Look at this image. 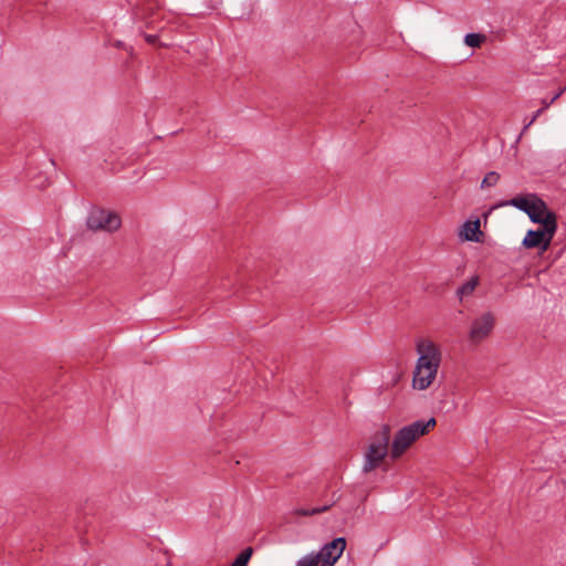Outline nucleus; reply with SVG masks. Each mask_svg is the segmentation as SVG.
<instances>
[{"label": "nucleus", "instance_id": "obj_1", "mask_svg": "<svg viewBox=\"0 0 566 566\" xmlns=\"http://www.w3.org/2000/svg\"><path fill=\"white\" fill-rule=\"evenodd\" d=\"M419 355L413 370L412 384L419 390L429 388L437 377L442 353L432 340L421 338L416 344Z\"/></svg>", "mask_w": 566, "mask_h": 566}, {"label": "nucleus", "instance_id": "obj_2", "mask_svg": "<svg viewBox=\"0 0 566 566\" xmlns=\"http://www.w3.org/2000/svg\"><path fill=\"white\" fill-rule=\"evenodd\" d=\"M437 421L434 418L429 420H417L408 426L402 427L396 433L391 449L390 457L396 460L400 458L406 450L420 437L427 434L434 426Z\"/></svg>", "mask_w": 566, "mask_h": 566}, {"label": "nucleus", "instance_id": "obj_3", "mask_svg": "<svg viewBox=\"0 0 566 566\" xmlns=\"http://www.w3.org/2000/svg\"><path fill=\"white\" fill-rule=\"evenodd\" d=\"M389 441L390 427L388 424H384L374 434L371 442L367 448L363 464L364 473H369L381 464V462L388 454Z\"/></svg>", "mask_w": 566, "mask_h": 566}, {"label": "nucleus", "instance_id": "obj_4", "mask_svg": "<svg viewBox=\"0 0 566 566\" xmlns=\"http://www.w3.org/2000/svg\"><path fill=\"white\" fill-rule=\"evenodd\" d=\"M346 548L344 537L334 538L325 544L317 553H310L297 560L296 566H334Z\"/></svg>", "mask_w": 566, "mask_h": 566}, {"label": "nucleus", "instance_id": "obj_5", "mask_svg": "<svg viewBox=\"0 0 566 566\" xmlns=\"http://www.w3.org/2000/svg\"><path fill=\"white\" fill-rule=\"evenodd\" d=\"M87 228L92 231L113 232L119 229L122 221L117 213L104 209H94L87 217Z\"/></svg>", "mask_w": 566, "mask_h": 566}, {"label": "nucleus", "instance_id": "obj_6", "mask_svg": "<svg viewBox=\"0 0 566 566\" xmlns=\"http://www.w3.org/2000/svg\"><path fill=\"white\" fill-rule=\"evenodd\" d=\"M535 203L528 211V217L532 222L542 224L548 234L556 233L557 230V216L554 211L549 210L546 202L539 197H534Z\"/></svg>", "mask_w": 566, "mask_h": 566}, {"label": "nucleus", "instance_id": "obj_7", "mask_svg": "<svg viewBox=\"0 0 566 566\" xmlns=\"http://www.w3.org/2000/svg\"><path fill=\"white\" fill-rule=\"evenodd\" d=\"M494 316L491 313H484L472 322L469 338L478 344L488 337L494 327Z\"/></svg>", "mask_w": 566, "mask_h": 566}, {"label": "nucleus", "instance_id": "obj_8", "mask_svg": "<svg viewBox=\"0 0 566 566\" xmlns=\"http://www.w3.org/2000/svg\"><path fill=\"white\" fill-rule=\"evenodd\" d=\"M554 235L555 233L548 234L545 228L541 230H528L522 244L526 249L538 248L544 252L549 248Z\"/></svg>", "mask_w": 566, "mask_h": 566}, {"label": "nucleus", "instance_id": "obj_9", "mask_svg": "<svg viewBox=\"0 0 566 566\" xmlns=\"http://www.w3.org/2000/svg\"><path fill=\"white\" fill-rule=\"evenodd\" d=\"M534 197L538 196L535 193H528L526 196L514 197L510 201H507L506 205L513 206L516 209L528 214V211H531L533 208V203H535Z\"/></svg>", "mask_w": 566, "mask_h": 566}, {"label": "nucleus", "instance_id": "obj_10", "mask_svg": "<svg viewBox=\"0 0 566 566\" xmlns=\"http://www.w3.org/2000/svg\"><path fill=\"white\" fill-rule=\"evenodd\" d=\"M461 235L468 241H479L478 234H481L480 230V220L475 221H467L462 226V230L460 232Z\"/></svg>", "mask_w": 566, "mask_h": 566}, {"label": "nucleus", "instance_id": "obj_11", "mask_svg": "<svg viewBox=\"0 0 566 566\" xmlns=\"http://www.w3.org/2000/svg\"><path fill=\"white\" fill-rule=\"evenodd\" d=\"M478 284L479 276H472L469 281H467L457 290V295L459 296L460 300H462L464 296L470 295L475 290Z\"/></svg>", "mask_w": 566, "mask_h": 566}, {"label": "nucleus", "instance_id": "obj_12", "mask_svg": "<svg viewBox=\"0 0 566 566\" xmlns=\"http://www.w3.org/2000/svg\"><path fill=\"white\" fill-rule=\"evenodd\" d=\"M485 40L481 33H469L464 36V43L470 48H479Z\"/></svg>", "mask_w": 566, "mask_h": 566}, {"label": "nucleus", "instance_id": "obj_13", "mask_svg": "<svg viewBox=\"0 0 566 566\" xmlns=\"http://www.w3.org/2000/svg\"><path fill=\"white\" fill-rule=\"evenodd\" d=\"M252 553L253 549L251 547H247L235 557L230 566H247L252 556Z\"/></svg>", "mask_w": 566, "mask_h": 566}, {"label": "nucleus", "instance_id": "obj_14", "mask_svg": "<svg viewBox=\"0 0 566 566\" xmlns=\"http://www.w3.org/2000/svg\"><path fill=\"white\" fill-rule=\"evenodd\" d=\"M331 507H332V504L323 505V506H319V507H314L312 510L297 509V510H295L294 513L296 515H301V516H311V515H316V514H321V513L327 512Z\"/></svg>", "mask_w": 566, "mask_h": 566}, {"label": "nucleus", "instance_id": "obj_15", "mask_svg": "<svg viewBox=\"0 0 566 566\" xmlns=\"http://www.w3.org/2000/svg\"><path fill=\"white\" fill-rule=\"evenodd\" d=\"M541 104H542V107H539V109H537V111L534 113V115L532 116V118H531V119H530V120L524 125V127H523V132H522V133H524L525 130H527V129H528V128L534 124V122L537 119V117H538V116H539L544 111H546V109L552 105V104H551L547 99H545V98H543V99L541 101Z\"/></svg>", "mask_w": 566, "mask_h": 566}, {"label": "nucleus", "instance_id": "obj_16", "mask_svg": "<svg viewBox=\"0 0 566 566\" xmlns=\"http://www.w3.org/2000/svg\"><path fill=\"white\" fill-rule=\"evenodd\" d=\"M499 180H500V175L496 171H490L483 178V180L481 182V187L486 188V187L495 186Z\"/></svg>", "mask_w": 566, "mask_h": 566}, {"label": "nucleus", "instance_id": "obj_17", "mask_svg": "<svg viewBox=\"0 0 566 566\" xmlns=\"http://www.w3.org/2000/svg\"><path fill=\"white\" fill-rule=\"evenodd\" d=\"M566 86L560 88L555 95L548 101L551 104H553L556 99L560 97V95L565 92Z\"/></svg>", "mask_w": 566, "mask_h": 566}, {"label": "nucleus", "instance_id": "obj_18", "mask_svg": "<svg viewBox=\"0 0 566 566\" xmlns=\"http://www.w3.org/2000/svg\"><path fill=\"white\" fill-rule=\"evenodd\" d=\"M145 39H146V41H147L148 43H151V44H153V43H155V42L157 41V35H154V34H147V35L145 36Z\"/></svg>", "mask_w": 566, "mask_h": 566}, {"label": "nucleus", "instance_id": "obj_19", "mask_svg": "<svg viewBox=\"0 0 566 566\" xmlns=\"http://www.w3.org/2000/svg\"><path fill=\"white\" fill-rule=\"evenodd\" d=\"M314 566H319V564H317V565H314Z\"/></svg>", "mask_w": 566, "mask_h": 566}]
</instances>
